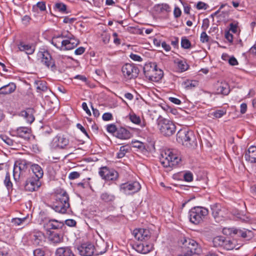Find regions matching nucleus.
<instances>
[{
    "mask_svg": "<svg viewBox=\"0 0 256 256\" xmlns=\"http://www.w3.org/2000/svg\"><path fill=\"white\" fill-rule=\"evenodd\" d=\"M59 36L62 37L63 40L70 39V38H74V36L68 31H63Z\"/></svg>",
    "mask_w": 256,
    "mask_h": 256,
    "instance_id": "45",
    "label": "nucleus"
},
{
    "mask_svg": "<svg viewBox=\"0 0 256 256\" xmlns=\"http://www.w3.org/2000/svg\"><path fill=\"white\" fill-rule=\"evenodd\" d=\"M226 110L225 108L217 110L214 112L212 114L216 118H220L226 114Z\"/></svg>",
    "mask_w": 256,
    "mask_h": 256,
    "instance_id": "40",
    "label": "nucleus"
},
{
    "mask_svg": "<svg viewBox=\"0 0 256 256\" xmlns=\"http://www.w3.org/2000/svg\"><path fill=\"white\" fill-rule=\"evenodd\" d=\"M240 246L236 244L235 240H230V239H226L224 241L222 248L228 250H232L234 248L238 249Z\"/></svg>",
    "mask_w": 256,
    "mask_h": 256,
    "instance_id": "28",
    "label": "nucleus"
},
{
    "mask_svg": "<svg viewBox=\"0 0 256 256\" xmlns=\"http://www.w3.org/2000/svg\"><path fill=\"white\" fill-rule=\"evenodd\" d=\"M18 48L20 50L25 52L27 54H32L35 50V46L32 44H26L24 42H20L18 44Z\"/></svg>",
    "mask_w": 256,
    "mask_h": 256,
    "instance_id": "25",
    "label": "nucleus"
},
{
    "mask_svg": "<svg viewBox=\"0 0 256 256\" xmlns=\"http://www.w3.org/2000/svg\"><path fill=\"white\" fill-rule=\"evenodd\" d=\"M130 119L134 124H138L140 123V118L134 114L130 115Z\"/></svg>",
    "mask_w": 256,
    "mask_h": 256,
    "instance_id": "43",
    "label": "nucleus"
},
{
    "mask_svg": "<svg viewBox=\"0 0 256 256\" xmlns=\"http://www.w3.org/2000/svg\"><path fill=\"white\" fill-rule=\"evenodd\" d=\"M56 256H74L72 250L68 246L58 248L56 252Z\"/></svg>",
    "mask_w": 256,
    "mask_h": 256,
    "instance_id": "26",
    "label": "nucleus"
},
{
    "mask_svg": "<svg viewBox=\"0 0 256 256\" xmlns=\"http://www.w3.org/2000/svg\"><path fill=\"white\" fill-rule=\"evenodd\" d=\"M80 176V174L77 172H71L68 175V178L70 180L76 179Z\"/></svg>",
    "mask_w": 256,
    "mask_h": 256,
    "instance_id": "52",
    "label": "nucleus"
},
{
    "mask_svg": "<svg viewBox=\"0 0 256 256\" xmlns=\"http://www.w3.org/2000/svg\"><path fill=\"white\" fill-rule=\"evenodd\" d=\"M36 6L41 11H44L46 10V4L44 2H38L37 3Z\"/></svg>",
    "mask_w": 256,
    "mask_h": 256,
    "instance_id": "64",
    "label": "nucleus"
},
{
    "mask_svg": "<svg viewBox=\"0 0 256 256\" xmlns=\"http://www.w3.org/2000/svg\"><path fill=\"white\" fill-rule=\"evenodd\" d=\"M224 238L222 236H218L214 237L212 240V244L214 246L218 247L222 246V245L224 244Z\"/></svg>",
    "mask_w": 256,
    "mask_h": 256,
    "instance_id": "36",
    "label": "nucleus"
},
{
    "mask_svg": "<svg viewBox=\"0 0 256 256\" xmlns=\"http://www.w3.org/2000/svg\"><path fill=\"white\" fill-rule=\"evenodd\" d=\"M28 171V165L25 160H20L16 162L14 170L13 176L16 181L18 180L20 178L24 177Z\"/></svg>",
    "mask_w": 256,
    "mask_h": 256,
    "instance_id": "9",
    "label": "nucleus"
},
{
    "mask_svg": "<svg viewBox=\"0 0 256 256\" xmlns=\"http://www.w3.org/2000/svg\"><path fill=\"white\" fill-rule=\"evenodd\" d=\"M130 58L134 61L142 62V58L139 56L134 54H131L130 56Z\"/></svg>",
    "mask_w": 256,
    "mask_h": 256,
    "instance_id": "51",
    "label": "nucleus"
},
{
    "mask_svg": "<svg viewBox=\"0 0 256 256\" xmlns=\"http://www.w3.org/2000/svg\"><path fill=\"white\" fill-rule=\"evenodd\" d=\"M154 8L156 10L159 11L160 12H167L170 10V6L166 4H158L156 5Z\"/></svg>",
    "mask_w": 256,
    "mask_h": 256,
    "instance_id": "38",
    "label": "nucleus"
},
{
    "mask_svg": "<svg viewBox=\"0 0 256 256\" xmlns=\"http://www.w3.org/2000/svg\"><path fill=\"white\" fill-rule=\"evenodd\" d=\"M132 235L138 240H146L150 238V232L147 229L136 228L134 230Z\"/></svg>",
    "mask_w": 256,
    "mask_h": 256,
    "instance_id": "16",
    "label": "nucleus"
},
{
    "mask_svg": "<svg viewBox=\"0 0 256 256\" xmlns=\"http://www.w3.org/2000/svg\"><path fill=\"white\" fill-rule=\"evenodd\" d=\"M184 178L185 181L190 182L193 180V174L190 172H186L184 175Z\"/></svg>",
    "mask_w": 256,
    "mask_h": 256,
    "instance_id": "47",
    "label": "nucleus"
},
{
    "mask_svg": "<svg viewBox=\"0 0 256 256\" xmlns=\"http://www.w3.org/2000/svg\"><path fill=\"white\" fill-rule=\"evenodd\" d=\"M4 184L8 190L12 189V184L10 179V176L8 172L6 174L5 179L4 180Z\"/></svg>",
    "mask_w": 256,
    "mask_h": 256,
    "instance_id": "41",
    "label": "nucleus"
},
{
    "mask_svg": "<svg viewBox=\"0 0 256 256\" xmlns=\"http://www.w3.org/2000/svg\"><path fill=\"white\" fill-rule=\"evenodd\" d=\"M104 248L101 249L98 244L95 248L90 243H84L78 248L79 254L82 256H91L94 253V250H96V254H102L106 252L105 244L102 242V244Z\"/></svg>",
    "mask_w": 256,
    "mask_h": 256,
    "instance_id": "4",
    "label": "nucleus"
},
{
    "mask_svg": "<svg viewBox=\"0 0 256 256\" xmlns=\"http://www.w3.org/2000/svg\"><path fill=\"white\" fill-rule=\"evenodd\" d=\"M41 186L40 179L32 176L29 178L24 185V188L26 191L33 192L37 190Z\"/></svg>",
    "mask_w": 256,
    "mask_h": 256,
    "instance_id": "14",
    "label": "nucleus"
},
{
    "mask_svg": "<svg viewBox=\"0 0 256 256\" xmlns=\"http://www.w3.org/2000/svg\"><path fill=\"white\" fill-rule=\"evenodd\" d=\"M110 38V36L109 34L104 33L102 34V42L105 44H107L109 42Z\"/></svg>",
    "mask_w": 256,
    "mask_h": 256,
    "instance_id": "49",
    "label": "nucleus"
},
{
    "mask_svg": "<svg viewBox=\"0 0 256 256\" xmlns=\"http://www.w3.org/2000/svg\"><path fill=\"white\" fill-rule=\"evenodd\" d=\"M63 222L56 220H50L44 224V228L47 230H57L62 227Z\"/></svg>",
    "mask_w": 256,
    "mask_h": 256,
    "instance_id": "23",
    "label": "nucleus"
},
{
    "mask_svg": "<svg viewBox=\"0 0 256 256\" xmlns=\"http://www.w3.org/2000/svg\"><path fill=\"white\" fill-rule=\"evenodd\" d=\"M100 200L104 202H110L115 199L114 195L107 192H102L100 196Z\"/></svg>",
    "mask_w": 256,
    "mask_h": 256,
    "instance_id": "33",
    "label": "nucleus"
},
{
    "mask_svg": "<svg viewBox=\"0 0 256 256\" xmlns=\"http://www.w3.org/2000/svg\"><path fill=\"white\" fill-rule=\"evenodd\" d=\"M102 118L104 120L108 121L112 119V115L110 112H106L103 114Z\"/></svg>",
    "mask_w": 256,
    "mask_h": 256,
    "instance_id": "54",
    "label": "nucleus"
},
{
    "mask_svg": "<svg viewBox=\"0 0 256 256\" xmlns=\"http://www.w3.org/2000/svg\"><path fill=\"white\" fill-rule=\"evenodd\" d=\"M80 43V41L75 38L66 39L62 50H69L74 49Z\"/></svg>",
    "mask_w": 256,
    "mask_h": 256,
    "instance_id": "19",
    "label": "nucleus"
},
{
    "mask_svg": "<svg viewBox=\"0 0 256 256\" xmlns=\"http://www.w3.org/2000/svg\"><path fill=\"white\" fill-rule=\"evenodd\" d=\"M158 128L160 133L165 136H170L176 131L175 124L169 120L161 118L158 120Z\"/></svg>",
    "mask_w": 256,
    "mask_h": 256,
    "instance_id": "8",
    "label": "nucleus"
},
{
    "mask_svg": "<svg viewBox=\"0 0 256 256\" xmlns=\"http://www.w3.org/2000/svg\"><path fill=\"white\" fill-rule=\"evenodd\" d=\"M228 62L232 66H236L238 64L237 60L234 56H231L230 58H228Z\"/></svg>",
    "mask_w": 256,
    "mask_h": 256,
    "instance_id": "55",
    "label": "nucleus"
},
{
    "mask_svg": "<svg viewBox=\"0 0 256 256\" xmlns=\"http://www.w3.org/2000/svg\"><path fill=\"white\" fill-rule=\"evenodd\" d=\"M180 161V154L176 150L168 149L162 154L160 162L164 167L170 168H175Z\"/></svg>",
    "mask_w": 256,
    "mask_h": 256,
    "instance_id": "1",
    "label": "nucleus"
},
{
    "mask_svg": "<svg viewBox=\"0 0 256 256\" xmlns=\"http://www.w3.org/2000/svg\"><path fill=\"white\" fill-rule=\"evenodd\" d=\"M28 218V214L26 216L22 218H14L12 220V222L14 224V225L16 226H20L21 224H22L26 219Z\"/></svg>",
    "mask_w": 256,
    "mask_h": 256,
    "instance_id": "39",
    "label": "nucleus"
},
{
    "mask_svg": "<svg viewBox=\"0 0 256 256\" xmlns=\"http://www.w3.org/2000/svg\"><path fill=\"white\" fill-rule=\"evenodd\" d=\"M14 134L25 140L30 138L31 130L28 127H20L14 132Z\"/></svg>",
    "mask_w": 256,
    "mask_h": 256,
    "instance_id": "18",
    "label": "nucleus"
},
{
    "mask_svg": "<svg viewBox=\"0 0 256 256\" xmlns=\"http://www.w3.org/2000/svg\"><path fill=\"white\" fill-rule=\"evenodd\" d=\"M200 38V41L203 43L207 42L209 40V36H208V34L205 32H202Z\"/></svg>",
    "mask_w": 256,
    "mask_h": 256,
    "instance_id": "48",
    "label": "nucleus"
},
{
    "mask_svg": "<svg viewBox=\"0 0 256 256\" xmlns=\"http://www.w3.org/2000/svg\"><path fill=\"white\" fill-rule=\"evenodd\" d=\"M144 72L146 78L154 82L159 81L163 76V72L158 68L156 63L146 64L144 68Z\"/></svg>",
    "mask_w": 256,
    "mask_h": 256,
    "instance_id": "6",
    "label": "nucleus"
},
{
    "mask_svg": "<svg viewBox=\"0 0 256 256\" xmlns=\"http://www.w3.org/2000/svg\"><path fill=\"white\" fill-rule=\"evenodd\" d=\"M218 92L224 95H228L230 92L229 86L226 83L221 84L218 88Z\"/></svg>",
    "mask_w": 256,
    "mask_h": 256,
    "instance_id": "35",
    "label": "nucleus"
},
{
    "mask_svg": "<svg viewBox=\"0 0 256 256\" xmlns=\"http://www.w3.org/2000/svg\"><path fill=\"white\" fill-rule=\"evenodd\" d=\"M226 230H228L230 232V234L231 232H232L234 234H236L238 236H240L243 238H248V237H250L252 232L250 230H242L234 228L228 229L224 228L223 230V232L224 234H226Z\"/></svg>",
    "mask_w": 256,
    "mask_h": 256,
    "instance_id": "22",
    "label": "nucleus"
},
{
    "mask_svg": "<svg viewBox=\"0 0 256 256\" xmlns=\"http://www.w3.org/2000/svg\"><path fill=\"white\" fill-rule=\"evenodd\" d=\"M134 248L139 253L146 254L152 250L153 246L152 244L140 243L136 244Z\"/></svg>",
    "mask_w": 256,
    "mask_h": 256,
    "instance_id": "20",
    "label": "nucleus"
},
{
    "mask_svg": "<svg viewBox=\"0 0 256 256\" xmlns=\"http://www.w3.org/2000/svg\"><path fill=\"white\" fill-rule=\"evenodd\" d=\"M182 242V253L186 256H198L201 252L200 248L194 240L184 238Z\"/></svg>",
    "mask_w": 256,
    "mask_h": 256,
    "instance_id": "3",
    "label": "nucleus"
},
{
    "mask_svg": "<svg viewBox=\"0 0 256 256\" xmlns=\"http://www.w3.org/2000/svg\"><path fill=\"white\" fill-rule=\"evenodd\" d=\"M48 240L53 243L58 244L62 241V238L60 236L55 232H50Z\"/></svg>",
    "mask_w": 256,
    "mask_h": 256,
    "instance_id": "32",
    "label": "nucleus"
},
{
    "mask_svg": "<svg viewBox=\"0 0 256 256\" xmlns=\"http://www.w3.org/2000/svg\"><path fill=\"white\" fill-rule=\"evenodd\" d=\"M31 170L36 178L40 179L43 176L44 172L42 168L37 164H33L31 166Z\"/></svg>",
    "mask_w": 256,
    "mask_h": 256,
    "instance_id": "29",
    "label": "nucleus"
},
{
    "mask_svg": "<svg viewBox=\"0 0 256 256\" xmlns=\"http://www.w3.org/2000/svg\"><path fill=\"white\" fill-rule=\"evenodd\" d=\"M34 256H44V252L40 248H36L33 252Z\"/></svg>",
    "mask_w": 256,
    "mask_h": 256,
    "instance_id": "56",
    "label": "nucleus"
},
{
    "mask_svg": "<svg viewBox=\"0 0 256 256\" xmlns=\"http://www.w3.org/2000/svg\"><path fill=\"white\" fill-rule=\"evenodd\" d=\"M188 214L190 222L197 224H200L206 218L208 214V210L204 207L196 206L192 208Z\"/></svg>",
    "mask_w": 256,
    "mask_h": 256,
    "instance_id": "5",
    "label": "nucleus"
},
{
    "mask_svg": "<svg viewBox=\"0 0 256 256\" xmlns=\"http://www.w3.org/2000/svg\"><path fill=\"white\" fill-rule=\"evenodd\" d=\"M195 140L193 132L186 128L180 130L176 134V140L182 145L189 147Z\"/></svg>",
    "mask_w": 256,
    "mask_h": 256,
    "instance_id": "7",
    "label": "nucleus"
},
{
    "mask_svg": "<svg viewBox=\"0 0 256 256\" xmlns=\"http://www.w3.org/2000/svg\"><path fill=\"white\" fill-rule=\"evenodd\" d=\"M244 158L252 163L256 162V146H250L246 152Z\"/></svg>",
    "mask_w": 256,
    "mask_h": 256,
    "instance_id": "24",
    "label": "nucleus"
},
{
    "mask_svg": "<svg viewBox=\"0 0 256 256\" xmlns=\"http://www.w3.org/2000/svg\"><path fill=\"white\" fill-rule=\"evenodd\" d=\"M34 242L38 244L40 242L44 240V234L40 231H36L34 232Z\"/></svg>",
    "mask_w": 256,
    "mask_h": 256,
    "instance_id": "34",
    "label": "nucleus"
},
{
    "mask_svg": "<svg viewBox=\"0 0 256 256\" xmlns=\"http://www.w3.org/2000/svg\"><path fill=\"white\" fill-rule=\"evenodd\" d=\"M162 48L166 51L169 52L171 50L170 46L167 44L165 42H162L161 44Z\"/></svg>",
    "mask_w": 256,
    "mask_h": 256,
    "instance_id": "63",
    "label": "nucleus"
},
{
    "mask_svg": "<svg viewBox=\"0 0 256 256\" xmlns=\"http://www.w3.org/2000/svg\"><path fill=\"white\" fill-rule=\"evenodd\" d=\"M238 26V22H232L230 24V30L234 33L237 32V28Z\"/></svg>",
    "mask_w": 256,
    "mask_h": 256,
    "instance_id": "50",
    "label": "nucleus"
},
{
    "mask_svg": "<svg viewBox=\"0 0 256 256\" xmlns=\"http://www.w3.org/2000/svg\"><path fill=\"white\" fill-rule=\"evenodd\" d=\"M85 52V48L82 46H80L76 48L74 50V54L76 55H80L82 54Z\"/></svg>",
    "mask_w": 256,
    "mask_h": 256,
    "instance_id": "61",
    "label": "nucleus"
},
{
    "mask_svg": "<svg viewBox=\"0 0 256 256\" xmlns=\"http://www.w3.org/2000/svg\"><path fill=\"white\" fill-rule=\"evenodd\" d=\"M116 136L122 140H127L130 138L132 134L130 132L124 128H120L117 130Z\"/></svg>",
    "mask_w": 256,
    "mask_h": 256,
    "instance_id": "27",
    "label": "nucleus"
},
{
    "mask_svg": "<svg viewBox=\"0 0 256 256\" xmlns=\"http://www.w3.org/2000/svg\"><path fill=\"white\" fill-rule=\"evenodd\" d=\"M182 14V11L178 7H175L174 10V16L176 18H179Z\"/></svg>",
    "mask_w": 256,
    "mask_h": 256,
    "instance_id": "57",
    "label": "nucleus"
},
{
    "mask_svg": "<svg viewBox=\"0 0 256 256\" xmlns=\"http://www.w3.org/2000/svg\"><path fill=\"white\" fill-rule=\"evenodd\" d=\"M38 56L40 58L41 62L46 67L53 68L55 66L54 62L48 51L40 52Z\"/></svg>",
    "mask_w": 256,
    "mask_h": 256,
    "instance_id": "15",
    "label": "nucleus"
},
{
    "mask_svg": "<svg viewBox=\"0 0 256 256\" xmlns=\"http://www.w3.org/2000/svg\"><path fill=\"white\" fill-rule=\"evenodd\" d=\"M46 84V82L42 80H37L35 81L34 82V86L38 92H42L46 91L48 87Z\"/></svg>",
    "mask_w": 256,
    "mask_h": 256,
    "instance_id": "31",
    "label": "nucleus"
},
{
    "mask_svg": "<svg viewBox=\"0 0 256 256\" xmlns=\"http://www.w3.org/2000/svg\"><path fill=\"white\" fill-rule=\"evenodd\" d=\"M181 46L184 48L188 49L190 48L191 44L188 39L182 38L181 41Z\"/></svg>",
    "mask_w": 256,
    "mask_h": 256,
    "instance_id": "46",
    "label": "nucleus"
},
{
    "mask_svg": "<svg viewBox=\"0 0 256 256\" xmlns=\"http://www.w3.org/2000/svg\"><path fill=\"white\" fill-rule=\"evenodd\" d=\"M16 88V84L14 82H10L0 88V95L6 96L14 92Z\"/></svg>",
    "mask_w": 256,
    "mask_h": 256,
    "instance_id": "21",
    "label": "nucleus"
},
{
    "mask_svg": "<svg viewBox=\"0 0 256 256\" xmlns=\"http://www.w3.org/2000/svg\"><path fill=\"white\" fill-rule=\"evenodd\" d=\"M211 210L214 218L217 220H220L221 218L224 216V209L220 204H214L212 205Z\"/></svg>",
    "mask_w": 256,
    "mask_h": 256,
    "instance_id": "17",
    "label": "nucleus"
},
{
    "mask_svg": "<svg viewBox=\"0 0 256 256\" xmlns=\"http://www.w3.org/2000/svg\"><path fill=\"white\" fill-rule=\"evenodd\" d=\"M99 174L103 179L106 180H114L118 178L117 172L106 166L100 168Z\"/></svg>",
    "mask_w": 256,
    "mask_h": 256,
    "instance_id": "12",
    "label": "nucleus"
},
{
    "mask_svg": "<svg viewBox=\"0 0 256 256\" xmlns=\"http://www.w3.org/2000/svg\"><path fill=\"white\" fill-rule=\"evenodd\" d=\"M141 186L136 181L128 182L122 184L120 186V191L126 195H132L140 191Z\"/></svg>",
    "mask_w": 256,
    "mask_h": 256,
    "instance_id": "10",
    "label": "nucleus"
},
{
    "mask_svg": "<svg viewBox=\"0 0 256 256\" xmlns=\"http://www.w3.org/2000/svg\"><path fill=\"white\" fill-rule=\"evenodd\" d=\"M196 8L198 10H206L207 8V5L204 2H199L196 4Z\"/></svg>",
    "mask_w": 256,
    "mask_h": 256,
    "instance_id": "53",
    "label": "nucleus"
},
{
    "mask_svg": "<svg viewBox=\"0 0 256 256\" xmlns=\"http://www.w3.org/2000/svg\"><path fill=\"white\" fill-rule=\"evenodd\" d=\"M118 130L114 124H110L106 126V130L110 133L116 134Z\"/></svg>",
    "mask_w": 256,
    "mask_h": 256,
    "instance_id": "44",
    "label": "nucleus"
},
{
    "mask_svg": "<svg viewBox=\"0 0 256 256\" xmlns=\"http://www.w3.org/2000/svg\"><path fill=\"white\" fill-rule=\"evenodd\" d=\"M122 72L124 78L131 80L136 78L138 74V70L134 64H126L122 68Z\"/></svg>",
    "mask_w": 256,
    "mask_h": 256,
    "instance_id": "11",
    "label": "nucleus"
},
{
    "mask_svg": "<svg viewBox=\"0 0 256 256\" xmlns=\"http://www.w3.org/2000/svg\"><path fill=\"white\" fill-rule=\"evenodd\" d=\"M56 7L61 12H64L66 10V5L62 3L56 4Z\"/></svg>",
    "mask_w": 256,
    "mask_h": 256,
    "instance_id": "58",
    "label": "nucleus"
},
{
    "mask_svg": "<svg viewBox=\"0 0 256 256\" xmlns=\"http://www.w3.org/2000/svg\"><path fill=\"white\" fill-rule=\"evenodd\" d=\"M64 40H63L59 34L54 36L52 40V44L58 49L62 50Z\"/></svg>",
    "mask_w": 256,
    "mask_h": 256,
    "instance_id": "30",
    "label": "nucleus"
},
{
    "mask_svg": "<svg viewBox=\"0 0 256 256\" xmlns=\"http://www.w3.org/2000/svg\"><path fill=\"white\" fill-rule=\"evenodd\" d=\"M128 150V149L126 146H120L119 152L117 153V158H120L124 157Z\"/></svg>",
    "mask_w": 256,
    "mask_h": 256,
    "instance_id": "42",
    "label": "nucleus"
},
{
    "mask_svg": "<svg viewBox=\"0 0 256 256\" xmlns=\"http://www.w3.org/2000/svg\"><path fill=\"white\" fill-rule=\"evenodd\" d=\"M209 26V20L208 18H205L203 20L202 24V28L206 30L208 29Z\"/></svg>",
    "mask_w": 256,
    "mask_h": 256,
    "instance_id": "60",
    "label": "nucleus"
},
{
    "mask_svg": "<svg viewBox=\"0 0 256 256\" xmlns=\"http://www.w3.org/2000/svg\"><path fill=\"white\" fill-rule=\"evenodd\" d=\"M134 146L135 148H137L140 149H142L144 148V144L139 141H136L134 142Z\"/></svg>",
    "mask_w": 256,
    "mask_h": 256,
    "instance_id": "62",
    "label": "nucleus"
},
{
    "mask_svg": "<svg viewBox=\"0 0 256 256\" xmlns=\"http://www.w3.org/2000/svg\"><path fill=\"white\" fill-rule=\"evenodd\" d=\"M68 139L63 134H58L52 140L51 143L52 147L54 148H64L68 144Z\"/></svg>",
    "mask_w": 256,
    "mask_h": 256,
    "instance_id": "13",
    "label": "nucleus"
},
{
    "mask_svg": "<svg viewBox=\"0 0 256 256\" xmlns=\"http://www.w3.org/2000/svg\"><path fill=\"white\" fill-rule=\"evenodd\" d=\"M176 63L178 70L182 72H184L188 69V66L184 60H178L176 62Z\"/></svg>",
    "mask_w": 256,
    "mask_h": 256,
    "instance_id": "37",
    "label": "nucleus"
},
{
    "mask_svg": "<svg viewBox=\"0 0 256 256\" xmlns=\"http://www.w3.org/2000/svg\"><path fill=\"white\" fill-rule=\"evenodd\" d=\"M31 112V111L30 112H28V116L26 118V119L27 122H28L29 124H32L34 120V118Z\"/></svg>",
    "mask_w": 256,
    "mask_h": 256,
    "instance_id": "59",
    "label": "nucleus"
},
{
    "mask_svg": "<svg viewBox=\"0 0 256 256\" xmlns=\"http://www.w3.org/2000/svg\"><path fill=\"white\" fill-rule=\"evenodd\" d=\"M69 197L66 192L61 190L58 194L55 202L52 206L53 209L56 212L64 214L70 208Z\"/></svg>",
    "mask_w": 256,
    "mask_h": 256,
    "instance_id": "2",
    "label": "nucleus"
}]
</instances>
